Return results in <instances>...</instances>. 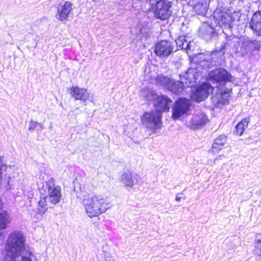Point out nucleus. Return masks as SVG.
<instances>
[{
  "mask_svg": "<svg viewBox=\"0 0 261 261\" xmlns=\"http://www.w3.org/2000/svg\"><path fill=\"white\" fill-rule=\"evenodd\" d=\"M198 76L197 69L195 68H189L185 73L179 75L180 80L187 87L195 85Z\"/></svg>",
  "mask_w": 261,
  "mask_h": 261,
  "instance_id": "nucleus-13",
  "label": "nucleus"
},
{
  "mask_svg": "<svg viewBox=\"0 0 261 261\" xmlns=\"http://www.w3.org/2000/svg\"><path fill=\"white\" fill-rule=\"evenodd\" d=\"M194 9L197 14L204 15L207 10V3L205 1L200 0L194 5Z\"/></svg>",
  "mask_w": 261,
  "mask_h": 261,
  "instance_id": "nucleus-23",
  "label": "nucleus"
},
{
  "mask_svg": "<svg viewBox=\"0 0 261 261\" xmlns=\"http://www.w3.org/2000/svg\"><path fill=\"white\" fill-rule=\"evenodd\" d=\"M20 259H18V258H15L13 256H11L10 255H8L6 254V256L3 261H18Z\"/></svg>",
  "mask_w": 261,
  "mask_h": 261,
  "instance_id": "nucleus-32",
  "label": "nucleus"
},
{
  "mask_svg": "<svg viewBox=\"0 0 261 261\" xmlns=\"http://www.w3.org/2000/svg\"><path fill=\"white\" fill-rule=\"evenodd\" d=\"M213 89L214 88L209 84L204 83L191 93V98L197 102L203 101L208 97Z\"/></svg>",
  "mask_w": 261,
  "mask_h": 261,
  "instance_id": "nucleus-9",
  "label": "nucleus"
},
{
  "mask_svg": "<svg viewBox=\"0 0 261 261\" xmlns=\"http://www.w3.org/2000/svg\"><path fill=\"white\" fill-rule=\"evenodd\" d=\"M10 221V216L7 212L3 210L0 211V229H5Z\"/></svg>",
  "mask_w": 261,
  "mask_h": 261,
  "instance_id": "nucleus-24",
  "label": "nucleus"
},
{
  "mask_svg": "<svg viewBox=\"0 0 261 261\" xmlns=\"http://www.w3.org/2000/svg\"><path fill=\"white\" fill-rule=\"evenodd\" d=\"M25 239L19 231L11 232L8 238L5 248L6 254L20 259L21 261H32V253L28 251L25 246Z\"/></svg>",
  "mask_w": 261,
  "mask_h": 261,
  "instance_id": "nucleus-1",
  "label": "nucleus"
},
{
  "mask_svg": "<svg viewBox=\"0 0 261 261\" xmlns=\"http://www.w3.org/2000/svg\"><path fill=\"white\" fill-rule=\"evenodd\" d=\"M141 120L145 127L153 132L161 127V114L156 110L145 112Z\"/></svg>",
  "mask_w": 261,
  "mask_h": 261,
  "instance_id": "nucleus-4",
  "label": "nucleus"
},
{
  "mask_svg": "<svg viewBox=\"0 0 261 261\" xmlns=\"http://www.w3.org/2000/svg\"><path fill=\"white\" fill-rule=\"evenodd\" d=\"M37 125H39L41 128H42V125L41 123H38L36 121L31 120L29 123V130L30 131L34 130Z\"/></svg>",
  "mask_w": 261,
  "mask_h": 261,
  "instance_id": "nucleus-31",
  "label": "nucleus"
},
{
  "mask_svg": "<svg viewBox=\"0 0 261 261\" xmlns=\"http://www.w3.org/2000/svg\"><path fill=\"white\" fill-rule=\"evenodd\" d=\"M150 4V9L156 18L165 20L171 15V3L168 0H146Z\"/></svg>",
  "mask_w": 261,
  "mask_h": 261,
  "instance_id": "nucleus-3",
  "label": "nucleus"
},
{
  "mask_svg": "<svg viewBox=\"0 0 261 261\" xmlns=\"http://www.w3.org/2000/svg\"><path fill=\"white\" fill-rule=\"evenodd\" d=\"M120 180L126 187L130 188L138 181L135 175L130 172L124 173L121 175Z\"/></svg>",
  "mask_w": 261,
  "mask_h": 261,
  "instance_id": "nucleus-20",
  "label": "nucleus"
},
{
  "mask_svg": "<svg viewBox=\"0 0 261 261\" xmlns=\"http://www.w3.org/2000/svg\"><path fill=\"white\" fill-rule=\"evenodd\" d=\"M48 189V195L46 196L48 202L53 204H56L59 202L61 198V188L55 186L54 182L51 180L46 183Z\"/></svg>",
  "mask_w": 261,
  "mask_h": 261,
  "instance_id": "nucleus-10",
  "label": "nucleus"
},
{
  "mask_svg": "<svg viewBox=\"0 0 261 261\" xmlns=\"http://www.w3.org/2000/svg\"><path fill=\"white\" fill-rule=\"evenodd\" d=\"M250 27L258 36H261V11H256L253 14Z\"/></svg>",
  "mask_w": 261,
  "mask_h": 261,
  "instance_id": "nucleus-15",
  "label": "nucleus"
},
{
  "mask_svg": "<svg viewBox=\"0 0 261 261\" xmlns=\"http://www.w3.org/2000/svg\"><path fill=\"white\" fill-rule=\"evenodd\" d=\"M83 202L87 215L91 218L105 213L110 207L106 198L96 194L84 198Z\"/></svg>",
  "mask_w": 261,
  "mask_h": 261,
  "instance_id": "nucleus-2",
  "label": "nucleus"
},
{
  "mask_svg": "<svg viewBox=\"0 0 261 261\" xmlns=\"http://www.w3.org/2000/svg\"><path fill=\"white\" fill-rule=\"evenodd\" d=\"M231 19L232 18L227 13H223L219 20V23L222 27H224L225 28H229Z\"/></svg>",
  "mask_w": 261,
  "mask_h": 261,
  "instance_id": "nucleus-27",
  "label": "nucleus"
},
{
  "mask_svg": "<svg viewBox=\"0 0 261 261\" xmlns=\"http://www.w3.org/2000/svg\"><path fill=\"white\" fill-rule=\"evenodd\" d=\"M227 141V137L225 135H221L217 138L213 145L212 150L214 152H218L221 150Z\"/></svg>",
  "mask_w": 261,
  "mask_h": 261,
  "instance_id": "nucleus-21",
  "label": "nucleus"
},
{
  "mask_svg": "<svg viewBox=\"0 0 261 261\" xmlns=\"http://www.w3.org/2000/svg\"><path fill=\"white\" fill-rule=\"evenodd\" d=\"M229 94L227 92H220L215 95H213L212 100L213 103L217 107H220L228 103Z\"/></svg>",
  "mask_w": 261,
  "mask_h": 261,
  "instance_id": "nucleus-17",
  "label": "nucleus"
},
{
  "mask_svg": "<svg viewBox=\"0 0 261 261\" xmlns=\"http://www.w3.org/2000/svg\"><path fill=\"white\" fill-rule=\"evenodd\" d=\"M255 247L257 253L261 251V235H258L257 237L256 243L255 244Z\"/></svg>",
  "mask_w": 261,
  "mask_h": 261,
  "instance_id": "nucleus-30",
  "label": "nucleus"
},
{
  "mask_svg": "<svg viewBox=\"0 0 261 261\" xmlns=\"http://www.w3.org/2000/svg\"><path fill=\"white\" fill-rule=\"evenodd\" d=\"M173 51V45L170 41L162 40L156 43L155 53L159 57H166Z\"/></svg>",
  "mask_w": 261,
  "mask_h": 261,
  "instance_id": "nucleus-11",
  "label": "nucleus"
},
{
  "mask_svg": "<svg viewBox=\"0 0 261 261\" xmlns=\"http://www.w3.org/2000/svg\"><path fill=\"white\" fill-rule=\"evenodd\" d=\"M250 121L249 118H245L240 122L236 126V135L241 136L243 133L245 128L247 127Z\"/></svg>",
  "mask_w": 261,
  "mask_h": 261,
  "instance_id": "nucleus-26",
  "label": "nucleus"
},
{
  "mask_svg": "<svg viewBox=\"0 0 261 261\" xmlns=\"http://www.w3.org/2000/svg\"><path fill=\"white\" fill-rule=\"evenodd\" d=\"M215 33V29L207 23H203L199 30L200 35L206 40L211 39Z\"/></svg>",
  "mask_w": 261,
  "mask_h": 261,
  "instance_id": "nucleus-19",
  "label": "nucleus"
},
{
  "mask_svg": "<svg viewBox=\"0 0 261 261\" xmlns=\"http://www.w3.org/2000/svg\"><path fill=\"white\" fill-rule=\"evenodd\" d=\"M2 205H3V203H2L1 200L0 199V210L2 208Z\"/></svg>",
  "mask_w": 261,
  "mask_h": 261,
  "instance_id": "nucleus-35",
  "label": "nucleus"
},
{
  "mask_svg": "<svg viewBox=\"0 0 261 261\" xmlns=\"http://www.w3.org/2000/svg\"><path fill=\"white\" fill-rule=\"evenodd\" d=\"M190 106V101L185 98L176 101L172 108V118L175 120L183 116L188 112Z\"/></svg>",
  "mask_w": 261,
  "mask_h": 261,
  "instance_id": "nucleus-8",
  "label": "nucleus"
},
{
  "mask_svg": "<svg viewBox=\"0 0 261 261\" xmlns=\"http://www.w3.org/2000/svg\"><path fill=\"white\" fill-rule=\"evenodd\" d=\"M47 198L45 197L40 198L38 202L37 213L40 215H43L48 209Z\"/></svg>",
  "mask_w": 261,
  "mask_h": 261,
  "instance_id": "nucleus-25",
  "label": "nucleus"
},
{
  "mask_svg": "<svg viewBox=\"0 0 261 261\" xmlns=\"http://www.w3.org/2000/svg\"><path fill=\"white\" fill-rule=\"evenodd\" d=\"M177 46L181 48V49L188 50L191 49V48L189 46L191 43L188 42L186 40V37L184 36H180L178 39L175 40Z\"/></svg>",
  "mask_w": 261,
  "mask_h": 261,
  "instance_id": "nucleus-28",
  "label": "nucleus"
},
{
  "mask_svg": "<svg viewBox=\"0 0 261 261\" xmlns=\"http://www.w3.org/2000/svg\"><path fill=\"white\" fill-rule=\"evenodd\" d=\"M70 93L75 100H81L84 101L88 99L90 95L87 89L80 88L77 86L72 87Z\"/></svg>",
  "mask_w": 261,
  "mask_h": 261,
  "instance_id": "nucleus-16",
  "label": "nucleus"
},
{
  "mask_svg": "<svg viewBox=\"0 0 261 261\" xmlns=\"http://www.w3.org/2000/svg\"><path fill=\"white\" fill-rule=\"evenodd\" d=\"M211 79L221 84L231 81V76L229 72L223 68H218L214 70L209 73Z\"/></svg>",
  "mask_w": 261,
  "mask_h": 261,
  "instance_id": "nucleus-12",
  "label": "nucleus"
},
{
  "mask_svg": "<svg viewBox=\"0 0 261 261\" xmlns=\"http://www.w3.org/2000/svg\"><path fill=\"white\" fill-rule=\"evenodd\" d=\"M103 249H104V247ZM98 257L99 261H114L111 254L104 249L102 250V253L99 254Z\"/></svg>",
  "mask_w": 261,
  "mask_h": 261,
  "instance_id": "nucleus-29",
  "label": "nucleus"
},
{
  "mask_svg": "<svg viewBox=\"0 0 261 261\" xmlns=\"http://www.w3.org/2000/svg\"><path fill=\"white\" fill-rule=\"evenodd\" d=\"M208 121V118L204 113H197L191 119L190 127L194 129H199L205 125Z\"/></svg>",
  "mask_w": 261,
  "mask_h": 261,
  "instance_id": "nucleus-14",
  "label": "nucleus"
},
{
  "mask_svg": "<svg viewBox=\"0 0 261 261\" xmlns=\"http://www.w3.org/2000/svg\"><path fill=\"white\" fill-rule=\"evenodd\" d=\"M190 42V43H191V44L189 46V47H190L191 48V49H190V50H193V48L192 46H193V44H194V43L193 42Z\"/></svg>",
  "mask_w": 261,
  "mask_h": 261,
  "instance_id": "nucleus-34",
  "label": "nucleus"
},
{
  "mask_svg": "<svg viewBox=\"0 0 261 261\" xmlns=\"http://www.w3.org/2000/svg\"><path fill=\"white\" fill-rule=\"evenodd\" d=\"M185 86H186L181 80L176 82H174L172 80L168 89L173 93L178 94L183 91Z\"/></svg>",
  "mask_w": 261,
  "mask_h": 261,
  "instance_id": "nucleus-22",
  "label": "nucleus"
},
{
  "mask_svg": "<svg viewBox=\"0 0 261 261\" xmlns=\"http://www.w3.org/2000/svg\"><path fill=\"white\" fill-rule=\"evenodd\" d=\"M216 56V53L211 54L210 56L200 55L199 58L201 60L199 63V66L203 68H210L211 66L216 65V61L214 60Z\"/></svg>",
  "mask_w": 261,
  "mask_h": 261,
  "instance_id": "nucleus-18",
  "label": "nucleus"
},
{
  "mask_svg": "<svg viewBox=\"0 0 261 261\" xmlns=\"http://www.w3.org/2000/svg\"><path fill=\"white\" fill-rule=\"evenodd\" d=\"M144 77L145 80L150 83L154 82L157 85L161 86L168 89L172 80L167 76L161 74L156 75L154 71H151L150 69L146 68L144 70Z\"/></svg>",
  "mask_w": 261,
  "mask_h": 261,
  "instance_id": "nucleus-6",
  "label": "nucleus"
},
{
  "mask_svg": "<svg viewBox=\"0 0 261 261\" xmlns=\"http://www.w3.org/2000/svg\"><path fill=\"white\" fill-rule=\"evenodd\" d=\"M72 4L70 2L62 1L56 5V18L60 21L67 20L72 14Z\"/></svg>",
  "mask_w": 261,
  "mask_h": 261,
  "instance_id": "nucleus-7",
  "label": "nucleus"
},
{
  "mask_svg": "<svg viewBox=\"0 0 261 261\" xmlns=\"http://www.w3.org/2000/svg\"><path fill=\"white\" fill-rule=\"evenodd\" d=\"M258 254L259 255H261V251H260L259 252H258Z\"/></svg>",
  "mask_w": 261,
  "mask_h": 261,
  "instance_id": "nucleus-36",
  "label": "nucleus"
},
{
  "mask_svg": "<svg viewBox=\"0 0 261 261\" xmlns=\"http://www.w3.org/2000/svg\"><path fill=\"white\" fill-rule=\"evenodd\" d=\"M153 101V105L156 107V110L161 114L164 111H168L172 105V100L166 95H159L154 91L150 92L149 97Z\"/></svg>",
  "mask_w": 261,
  "mask_h": 261,
  "instance_id": "nucleus-5",
  "label": "nucleus"
},
{
  "mask_svg": "<svg viewBox=\"0 0 261 261\" xmlns=\"http://www.w3.org/2000/svg\"><path fill=\"white\" fill-rule=\"evenodd\" d=\"M180 199H181V198H180V197H178V196H176L175 200H176V201H179L180 200Z\"/></svg>",
  "mask_w": 261,
  "mask_h": 261,
  "instance_id": "nucleus-33",
  "label": "nucleus"
}]
</instances>
